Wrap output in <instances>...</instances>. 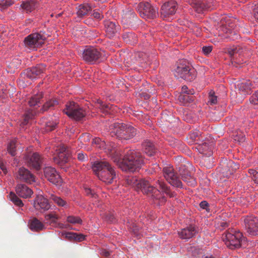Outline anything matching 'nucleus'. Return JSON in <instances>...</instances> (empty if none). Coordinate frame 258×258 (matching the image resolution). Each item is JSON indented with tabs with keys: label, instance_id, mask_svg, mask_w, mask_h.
<instances>
[{
	"label": "nucleus",
	"instance_id": "nucleus-11",
	"mask_svg": "<svg viewBox=\"0 0 258 258\" xmlns=\"http://www.w3.org/2000/svg\"><path fill=\"white\" fill-rule=\"evenodd\" d=\"M244 221L247 232L251 236L258 235V219L249 216H247Z\"/></svg>",
	"mask_w": 258,
	"mask_h": 258
},
{
	"label": "nucleus",
	"instance_id": "nucleus-33",
	"mask_svg": "<svg viewBox=\"0 0 258 258\" xmlns=\"http://www.w3.org/2000/svg\"><path fill=\"white\" fill-rule=\"evenodd\" d=\"M91 10V7L88 5H80L77 12V15L79 17H83L87 15Z\"/></svg>",
	"mask_w": 258,
	"mask_h": 258
},
{
	"label": "nucleus",
	"instance_id": "nucleus-50",
	"mask_svg": "<svg viewBox=\"0 0 258 258\" xmlns=\"http://www.w3.org/2000/svg\"><path fill=\"white\" fill-rule=\"evenodd\" d=\"M56 125V122H48L46 124V130L48 131H51L55 128Z\"/></svg>",
	"mask_w": 258,
	"mask_h": 258
},
{
	"label": "nucleus",
	"instance_id": "nucleus-39",
	"mask_svg": "<svg viewBox=\"0 0 258 258\" xmlns=\"http://www.w3.org/2000/svg\"><path fill=\"white\" fill-rule=\"evenodd\" d=\"M50 199L52 200L58 206L64 207L67 205V202L66 201L55 195H52L50 197Z\"/></svg>",
	"mask_w": 258,
	"mask_h": 258
},
{
	"label": "nucleus",
	"instance_id": "nucleus-46",
	"mask_svg": "<svg viewBox=\"0 0 258 258\" xmlns=\"http://www.w3.org/2000/svg\"><path fill=\"white\" fill-rule=\"evenodd\" d=\"M208 103L210 105H214L217 103V97L215 95L214 92L212 91L209 93Z\"/></svg>",
	"mask_w": 258,
	"mask_h": 258
},
{
	"label": "nucleus",
	"instance_id": "nucleus-23",
	"mask_svg": "<svg viewBox=\"0 0 258 258\" xmlns=\"http://www.w3.org/2000/svg\"><path fill=\"white\" fill-rule=\"evenodd\" d=\"M106 35L109 38L113 37L119 30V26L109 20L104 21Z\"/></svg>",
	"mask_w": 258,
	"mask_h": 258
},
{
	"label": "nucleus",
	"instance_id": "nucleus-61",
	"mask_svg": "<svg viewBox=\"0 0 258 258\" xmlns=\"http://www.w3.org/2000/svg\"><path fill=\"white\" fill-rule=\"evenodd\" d=\"M134 36V34H133L132 33H127V34L124 35L123 36V38L126 42H128V40L126 39V38L125 37V36H126L127 37H128V38H131V37H133Z\"/></svg>",
	"mask_w": 258,
	"mask_h": 258
},
{
	"label": "nucleus",
	"instance_id": "nucleus-13",
	"mask_svg": "<svg viewBox=\"0 0 258 258\" xmlns=\"http://www.w3.org/2000/svg\"><path fill=\"white\" fill-rule=\"evenodd\" d=\"M68 157L69 155L64 145H60L56 147L53 158L55 163L62 164L67 163L68 161Z\"/></svg>",
	"mask_w": 258,
	"mask_h": 258
},
{
	"label": "nucleus",
	"instance_id": "nucleus-53",
	"mask_svg": "<svg viewBox=\"0 0 258 258\" xmlns=\"http://www.w3.org/2000/svg\"><path fill=\"white\" fill-rule=\"evenodd\" d=\"M189 137L191 140H192V141H196L198 140L199 138V133L198 132H191L189 135Z\"/></svg>",
	"mask_w": 258,
	"mask_h": 258
},
{
	"label": "nucleus",
	"instance_id": "nucleus-6",
	"mask_svg": "<svg viewBox=\"0 0 258 258\" xmlns=\"http://www.w3.org/2000/svg\"><path fill=\"white\" fill-rule=\"evenodd\" d=\"M243 239L242 233L233 229H229L222 236V239L226 245L230 249L239 248Z\"/></svg>",
	"mask_w": 258,
	"mask_h": 258
},
{
	"label": "nucleus",
	"instance_id": "nucleus-21",
	"mask_svg": "<svg viewBox=\"0 0 258 258\" xmlns=\"http://www.w3.org/2000/svg\"><path fill=\"white\" fill-rule=\"evenodd\" d=\"M17 178L29 183L35 182L34 176L28 169L24 167L19 169Z\"/></svg>",
	"mask_w": 258,
	"mask_h": 258
},
{
	"label": "nucleus",
	"instance_id": "nucleus-9",
	"mask_svg": "<svg viewBox=\"0 0 258 258\" xmlns=\"http://www.w3.org/2000/svg\"><path fill=\"white\" fill-rule=\"evenodd\" d=\"M45 39V37L43 34L34 33L30 34L25 38L24 43L28 48L35 49L41 47L44 43Z\"/></svg>",
	"mask_w": 258,
	"mask_h": 258
},
{
	"label": "nucleus",
	"instance_id": "nucleus-17",
	"mask_svg": "<svg viewBox=\"0 0 258 258\" xmlns=\"http://www.w3.org/2000/svg\"><path fill=\"white\" fill-rule=\"evenodd\" d=\"M177 4L174 1H171L164 4L161 9V14L164 18L174 15L177 9Z\"/></svg>",
	"mask_w": 258,
	"mask_h": 258
},
{
	"label": "nucleus",
	"instance_id": "nucleus-51",
	"mask_svg": "<svg viewBox=\"0 0 258 258\" xmlns=\"http://www.w3.org/2000/svg\"><path fill=\"white\" fill-rule=\"evenodd\" d=\"M62 235H63L65 236L66 238L70 240H74L75 238V233L74 232H64L62 233Z\"/></svg>",
	"mask_w": 258,
	"mask_h": 258
},
{
	"label": "nucleus",
	"instance_id": "nucleus-60",
	"mask_svg": "<svg viewBox=\"0 0 258 258\" xmlns=\"http://www.w3.org/2000/svg\"><path fill=\"white\" fill-rule=\"evenodd\" d=\"M133 232L137 237L140 236V233H139V230L136 225L133 227Z\"/></svg>",
	"mask_w": 258,
	"mask_h": 258
},
{
	"label": "nucleus",
	"instance_id": "nucleus-57",
	"mask_svg": "<svg viewBox=\"0 0 258 258\" xmlns=\"http://www.w3.org/2000/svg\"><path fill=\"white\" fill-rule=\"evenodd\" d=\"M78 158L80 161H84L87 159V156L83 153H79L78 154Z\"/></svg>",
	"mask_w": 258,
	"mask_h": 258
},
{
	"label": "nucleus",
	"instance_id": "nucleus-38",
	"mask_svg": "<svg viewBox=\"0 0 258 258\" xmlns=\"http://www.w3.org/2000/svg\"><path fill=\"white\" fill-rule=\"evenodd\" d=\"M58 104V101L53 98L47 101L43 106L42 109L43 111H46L48 109L57 105Z\"/></svg>",
	"mask_w": 258,
	"mask_h": 258
},
{
	"label": "nucleus",
	"instance_id": "nucleus-63",
	"mask_svg": "<svg viewBox=\"0 0 258 258\" xmlns=\"http://www.w3.org/2000/svg\"><path fill=\"white\" fill-rule=\"evenodd\" d=\"M0 168L5 174H6L7 173V169L6 166L2 163H0Z\"/></svg>",
	"mask_w": 258,
	"mask_h": 258
},
{
	"label": "nucleus",
	"instance_id": "nucleus-7",
	"mask_svg": "<svg viewBox=\"0 0 258 258\" xmlns=\"http://www.w3.org/2000/svg\"><path fill=\"white\" fill-rule=\"evenodd\" d=\"M63 112L70 118L77 120L81 119L86 114L85 110L74 101L66 104Z\"/></svg>",
	"mask_w": 258,
	"mask_h": 258
},
{
	"label": "nucleus",
	"instance_id": "nucleus-16",
	"mask_svg": "<svg viewBox=\"0 0 258 258\" xmlns=\"http://www.w3.org/2000/svg\"><path fill=\"white\" fill-rule=\"evenodd\" d=\"M213 0H195L192 7L198 13H202L204 10H213L216 8Z\"/></svg>",
	"mask_w": 258,
	"mask_h": 258
},
{
	"label": "nucleus",
	"instance_id": "nucleus-18",
	"mask_svg": "<svg viewBox=\"0 0 258 258\" xmlns=\"http://www.w3.org/2000/svg\"><path fill=\"white\" fill-rule=\"evenodd\" d=\"M221 166V172L226 177L229 176L239 168L238 165L231 160L223 162Z\"/></svg>",
	"mask_w": 258,
	"mask_h": 258
},
{
	"label": "nucleus",
	"instance_id": "nucleus-34",
	"mask_svg": "<svg viewBox=\"0 0 258 258\" xmlns=\"http://www.w3.org/2000/svg\"><path fill=\"white\" fill-rule=\"evenodd\" d=\"M17 140L14 139L11 140L7 146L8 152L12 156H14L16 154Z\"/></svg>",
	"mask_w": 258,
	"mask_h": 258
},
{
	"label": "nucleus",
	"instance_id": "nucleus-43",
	"mask_svg": "<svg viewBox=\"0 0 258 258\" xmlns=\"http://www.w3.org/2000/svg\"><path fill=\"white\" fill-rule=\"evenodd\" d=\"M35 114V113L32 111H28L24 115L23 121L22 122L20 125L23 126L26 125L28 123L29 119H31Z\"/></svg>",
	"mask_w": 258,
	"mask_h": 258
},
{
	"label": "nucleus",
	"instance_id": "nucleus-14",
	"mask_svg": "<svg viewBox=\"0 0 258 258\" xmlns=\"http://www.w3.org/2000/svg\"><path fill=\"white\" fill-rule=\"evenodd\" d=\"M101 56L100 52L93 47L86 48L83 53L82 57L84 60L89 63H94Z\"/></svg>",
	"mask_w": 258,
	"mask_h": 258
},
{
	"label": "nucleus",
	"instance_id": "nucleus-8",
	"mask_svg": "<svg viewBox=\"0 0 258 258\" xmlns=\"http://www.w3.org/2000/svg\"><path fill=\"white\" fill-rule=\"evenodd\" d=\"M138 9L141 17L145 19H154L158 15V9L148 2L140 3Z\"/></svg>",
	"mask_w": 258,
	"mask_h": 258
},
{
	"label": "nucleus",
	"instance_id": "nucleus-10",
	"mask_svg": "<svg viewBox=\"0 0 258 258\" xmlns=\"http://www.w3.org/2000/svg\"><path fill=\"white\" fill-rule=\"evenodd\" d=\"M163 174L164 178L171 185L177 187H182V182L175 175L172 166H169L163 168Z\"/></svg>",
	"mask_w": 258,
	"mask_h": 258
},
{
	"label": "nucleus",
	"instance_id": "nucleus-52",
	"mask_svg": "<svg viewBox=\"0 0 258 258\" xmlns=\"http://www.w3.org/2000/svg\"><path fill=\"white\" fill-rule=\"evenodd\" d=\"M212 49L213 47L212 46H203L202 48V52L204 54L207 55L212 51Z\"/></svg>",
	"mask_w": 258,
	"mask_h": 258
},
{
	"label": "nucleus",
	"instance_id": "nucleus-40",
	"mask_svg": "<svg viewBox=\"0 0 258 258\" xmlns=\"http://www.w3.org/2000/svg\"><path fill=\"white\" fill-rule=\"evenodd\" d=\"M242 52V49L239 47H235L230 48L228 49V52L231 57L233 58L237 56V55H240Z\"/></svg>",
	"mask_w": 258,
	"mask_h": 258
},
{
	"label": "nucleus",
	"instance_id": "nucleus-30",
	"mask_svg": "<svg viewBox=\"0 0 258 258\" xmlns=\"http://www.w3.org/2000/svg\"><path fill=\"white\" fill-rule=\"evenodd\" d=\"M96 106L100 108L102 111L106 113H110V110H114L116 107L111 104L104 103L101 100H97Z\"/></svg>",
	"mask_w": 258,
	"mask_h": 258
},
{
	"label": "nucleus",
	"instance_id": "nucleus-64",
	"mask_svg": "<svg viewBox=\"0 0 258 258\" xmlns=\"http://www.w3.org/2000/svg\"><path fill=\"white\" fill-rule=\"evenodd\" d=\"M220 226L224 228L228 226V224L226 222H222L220 223Z\"/></svg>",
	"mask_w": 258,
	"mask_h": 258
},
{
	"label": "nucleus",
	"instance_id": "nucleus-45",
	"mask_svg": "<svg viewBox=\"0 0 258 258\" xmlns=\"http://www.w3.org/2000/svg\"><path fill=\"white\" fill-rule=\"evenodd\" d=\"M92 144L95 145L96 147L99 148H104L106 145L105 143L99 138L94 139L92 141Z\"/></svg>",
	"mask_w": 258,
	"mask_h": 258
},
{
	"label": "nucleus",
	"instance_id": "nucleus-31",
	"mask_svg": "<svg viewBox=\"0 0 258 258\" xmlns=\"http://www.w3.org/2000/svg\"><path fill=\"white\" fill-rule=\"evenodd\" d=\"M145 153L148 156H153L155 153V149L153 144L148 141L144 142L142 145Z\"/></svg>",
	"mask_w": 258,
	"mask_h": 258
},
{
	"label": "nucleus",
	"instance_id": "nucleus-24",
	"mask_svg": "<svg viewBox=\"0 0 258 258\" xmlns=\"http://www.w3.org/2000/svg\"><path fill=\"white\" fill-rule=\"evenodd\" d=\"M16 194L22 198H30L33 194V191L27 185L23 184H19L16 187Z\"/></svg>",
	"mask_w": 258,
	"mask_h": 258
},
{
	"label": "nucleus",
	"instance_id": "nucleus-41",
	"mask_svg": "<svg viewBox=\"0 0 258 258\" xmlns=\"http://www.w3.org/2000/svg\"><path fill=\"white\" fill-rule=\"evenodd\" d=\"M182 180L186 182L189 185L194 186L196 184L195 178L191 177L190 175H182Z\"/></svg>",
	"mask_w": 258,
	"mask_h": 258
},
{
	"label": "nucleus",
	"instance_id": "nucleus-49",
	"mask_svg": "<svg viewBox=\"0 0 258 258\" xmlns=\"http://www.w3.org/2000/svg\"><path fill=\"white\" fill-rule=\"evenodd\" d=\"M92 16L94 18L98 20H101L103 18L102 13L98 10H95L93 11Z\"/></svg>",
	"mask_w": 258,
	"mask_h": 258
},
{
	"label": "nucleus",
	"instance_id": "nucleus-1",
	"mask_svg": "<svg viewBox=\"0 0 258 258\" xmlns=\"http://www.w3.org/2000/svg\"><path fill=\"white\" fill-rule=\"evenodd\" d=\"M113 161L122 170L134 172L141 168L144 159L141 153L135 150H128L122 157L121 152L115 147L104 148Z\"/></svg>",
	"mask_w": 258,
	"mask_h": 258
},
{
	"label": "nucleus",
	"instance_id": "nucleus-44",
	"mask_svg": "<svg viewBox=\"0 0 258 258\" xmlns=\"http://www.w3.org/2000/svg\"><path fill=\"white\" fill-rule=\"evenodd\" d=\"M67 221L71 224H81L82 223V219L77 216H70L67 217Z\"/></svg>",
	"mask_w": 258,
	"mask_h": 258
},
{
	"label": "nucleus",
	"instance_id": "nucleus-5",
	"mask_svg": "<svg viewBox=\"0 0 258 258\" xmlns=\"http://www.w3.org/2000/svg\"><path fill=\"white\" fill-rule=\"evenodd\" d=\"M112 136L115 135L120 139L128 140L136 135V130L131 125L122 123H114L110 126Z\"/></svg>",
	"mask_w": 258,
	"mask_h": 258
},
{
	"label": "nucleus",
	"instance_id": "nucleus-20",
	"mask_svg": "<svg viewBox=\"0 0 258 258\" xmlns=\"http://www.w3.org/2000/svg\"><path fill=\"white\" fill-rule=\"evenodd\" d=\"M34 207L37 210L46 211L49 209L50 206L47 199L42 195H38L34 201Z\"/></svg>",
	"mask_w": 258,
	"mask_h": 258
},
{
	"label": "nucleus",
	"instance_id": "nucleus-22",
	"mask_svg": "<svg viewBox=\"0 0 258 258\" xmlns=\"http://www.w3.org/2000/svg\"><path fill=\"white\" fill-rule=\"evenodd\" d=\"M197 232L198 230L196 227L193 225H190L181 229L178 234L180 238L188 239L194 237Z\"/></svg>",
	"mask_w": 258,
	"mask_h": 258
},
{
	"label": "nucleus",
	"instance_id": "nucleus-42",
	"mask_svg": "<svg viewBox=\"0 0 258 258\" xmlns=\"http://www.w3.org/2000/svg\"><path fill=\"white\" fill-rule=\"evenodd\" d=\"M249 100L251 105L258 107V90L252 94Z\"/></svg>",
	"mask_w": 258,
	"mask_h": 258
},
{
	"label": "nucleus",
	"instance_id": "nucleus-56",
	"mask_svg": "<svg viewBox=\"0 0 258 258\" xmlns=\"http://www.w3.org/2000/svg\"><path fill=\"white\" fill-rule=\"evenodd\" d=\"M85 193L87 195H91L92 197L96 198L97 196L94 192H92V190L89 188H85Z\"/></svg>",
	"mask_w": 258,
	"mask_h": 258
},
{
	"label": "nucleus",
	"instance_id": "nucleus-32",
	"mask_svg": "<svg viewBox=\"0 0 258 258\" xmlns=\"http://www.w3.org/2000/svg\"><path fill=\"white\" fill-rule=\"evenodd\" d=\"M45 220L49 223V224H56L57 220L59 219V216L54 211H52L45 215Z\"/></svg>",
	"mask_w": 258,
	"mask_h": 258
},
{
	"label": "nucleus",
	"instance_id": "nucleus-3",
	"mask_svg": "<svg viewBox=\"0 0 258 258\" xmlns=\"http://www.w3.org/2000/svg\"><path fill=\"white\" fill-rule=\"evenodd\" d=\"M92 168L99 179L106 184H111L116 178L114 167L106 161L94 162Z\"/></svg>",
	"mask_w": 258,
	"mask_h": 258
},
{
	"label": "nucleus",
	"instance_id": "nucleus-62",
	"mask_svg": "<svg viewBox=\"0 0 258 258\" xmlns=\"http://www.w3.org/2000/svg\"><path fill=\"white\" fill-rule=\"evenodd\" d=\"M100 254L105 256H108L110 255V253L109 251L105 249H102L101 250Z\"/></svg>",
	"mask_w": 258,
	"mask_h": 258
},
{
	"label": "nucleus",
	"instance_id": "nucleus-59",
	"mask_svg": "<svg viewBox=\"0 0 258 258\" xmlns=\"http://www.w3.org/2000/svg\"><path fill=\"white\" fill-rule=\"evenodd\" d=\"M200 206L202 209H206L208 207L209 204L206 201H204L201 202Z\"/></svg>",
	"mask_w": 258,
	"mask_h": 258
},
{
	"label": "nucleus",
	"instance_id": "nucleus-12",
	"mask_svg": "<svg viewBox=\"0 0 258 258\" xmlns=\"http://www.w3.org/2000/svg\"><path fill=\"white\" fill-rule=\"evenodd\" d=\"M44 174L45 178L49 182L56 185H61L62 179L54 168L50 166L46 167L44 169Z\"/></svg>",
	"mask_w": 258,
	"mask_h": 258
},
{
	"label": "nucleus",
	"instance_id": "nucleus-19",
	"mask_svg": "<svg viewBox=\"0 0 258 258\" xmlns=\"http://www.w3.org/2000/svg\"><path fill=\"white\" fill-rule=\"evenodd\" d=\"M46 66L42 64H39L35 67L27 69L25 73L27 78L31 79H35L37 76L45 72Z\"/></svg>",
	"mask_w": 258,
	"mask_h": 258
},
{
	"label": "nucleus",
	"instance_id": "nucleus-48",
	"mask_svg": "<svg viewBox=\"0 0 258 258\" xmlns=\"http://www.w3.org/2000/svg\"><path fill=\"white\" fill-rule=\"evenodd\" d=\"M249 173L252 176V178L256 183H258V171L253 169H249Z\"/></svg>",
	"mask_w": 258,
	"mask_h": 258
},
{
	"label": "nucleus",
	"instance_id": "nucleus-29",
	"mask_svg": "<svg viewBox=\"0 0 258 258\" xmlns=\"http://www.w3.org/2000/svg\"><path fill=\"white\" fill-rule=\"evenodd\" d=\"M21 7L27 13L31 12L37 7V4L34 0L25 1L22 3Z\"/></svg>",
	"mask_w": 258,
	"mask_h": 258
},
{
	"label": "nucleus",
	"instance_id": "nucleus-26",
	"mask_svg": "<svg viewBox=\"0 0 258 258\" xmlns=\"http://www.w3.org/2000/svg\"><path fill=\"white\" fill-rule=\"evenodd\" d=\"M212 146L213 144L212 143L205 142L199 144L197 148L200 153L210 156L212 154Z\"/></svg>",
	"mask_w": 258,
	"mask_h": 258
},
{
	"label": "nucleus",
	"instance_id": "nucleus-25",
	"mask_svg": "<svg viewBox=\"0 0 258 258\" xmlns=\"http://www.w3.org/2000/svg\"><path fill=\"white\" fill-rule=\"evenodd\" d=\"M237 87L241 93L246 95L251 92L252 83L249 80H246L238 84Z\"/></svg>",
	"mask_w": 258,
	"mask_h": 258
},
{
	"label": "nucleus",
	"instance_id": "nucleus-4",
	"mask_svg": "<svg viewBox=\"0 0 258 258\" xmlns=\"http://www.w3.org/2000/svg\"><path fill=\"white\" fill-rule=\"evenodd\" d=\"M176 66L174 75L177 78H182L187 81H191L196 78V71L186 60H179Z\"/></svg>",
	"mask_w": 258,
	"mask_h": 258
},
{
	"label": "nucleus",
	"instance_id": "nucleus-55",
	"mask_svg": "<svg viewBox=\"0 0 258 258\" xmlns=\"http://www.w3.org/2000/svg\"><path fill=\"white\" fill-rule=\"evenodd\" d=\"M234 140L237 141L239 143H242L245 141V137L242 134H240L238 135H236L234 137Z\"/></svg>",
	"mask_w": 258,
	"mask_h": 258
},
{
	"label": "nucleus",
	"instance_id": "nucleus-2",
	"mask_svg": "<svg viewBox=\"0 0 258 258\" xmlns=\"http://www.w3.org/2000/svg\"><path fill=\"white\" fill-rule=\"evenodd\" d=\"M125 181L128 185L137 186L143 194L149 195L156 200H160L162 198V201H165L161 195V191L165 192L170 197L173 196V194L170 193L165 183L160 180L156 182L153 180L149 181L145 179L138 181L135 176H127Z\"/></svg>",
	"mask_w": 258,
	"mask_h": 258
},
{
	"label": "nucleus",
	"instance_id": "nucleus-28",
	"mask_svg": "<svg viewBox=\"0 0 258 258\" xmlns=\"http://www.w3.org/2000/svg\"><path fill=\"white\" fill-rule=\"evenodd\" d=\"M221 30L223 32H221L219 35L222 37L228 38L232 40L237 39L239 37V35L230 28L223 27Z\"/></svg>",
	"mask_w": 258,
	"mask_h": 258
},
{
	"label": "nucleus",
	"instance_id": "nucleus-35",
	"mask_svg": "<svg viewBox=\"0 0 258 258\" xmlns=\"http://www.w3.org/2000/svg\"><path fill=\"white\" fill-rule=\"evenodd\" d=\"M182 92L185 94H180L178 97V99L180 101L183 102L184 103L186 102H188V100L190 99V96L188 94L190 93L187 92V87L184 86L182 87Z\"/></svg>",
	"mask_w": 258,
	"mask_h": 258
},
{
	"label": "nucleus",
	"instance_id": "nucleus-47",
	"mask_svg": "<svg viewBox=\"0 0 258 258\" xmlns=\"http://www.w3.org/2000/svg\"><path fill=\"white\" fill-rule=\"evenodd\" d=\"M13 4V0H0V8L2 9H5Z\"/></svg>",
	"mask_w": 258,
	"mask_h": 258
},
{
	"label": "nucleus",
	"instance_id": "nucleus-36",
	"mask_svg": "<svg viewBox=\"0 0 258 258\" xmlns=\"http://www.w3.org/2000/svg\"><path fill=\"white\" fill-rule=\"evenodd\" d=\"M10 200L16 206L21 207L24 204L21 200H20L15 193L11 192L9 194Z\"/></svg>",
	"mask_w": 258,
	"mask_h": 258
},
{
	"label": "nucleus",
	"instance_id": "nucleus-27",
	"mask_svg": "<svg viewBox=\"0 0 258 258\" xmlns=\"http://www.w3.org/2000/svg\"><path fill=\"white\" fill-rule=\"evenodd\" d=\"M30 229L35 232H38L45 229L44 224L36 218H33L29 221Z\"/></svg>",
	"mask_w": 258,
	"mask_h": 258
},
{
	"label": "nucleus",
	"instance_id": "nucleus-15",
	"mask_svg": "<svg viewBox=\"0 0 258 258\" xmlns=\"http://www.w3.org/2000/svg\"><path fill=\"white\" fill-rule=\"evenodd\" d=\"M25 160L27 165L37 170L40 169L42 164V158L38 153H33L25 156Z\"/></svg>",
	"mask_w": 258,
	"mask_h": 258
},
{
	"label": "nucleus",
	"instance_id": "nucleus-54",
	"mask_svg": "<svg viewBox=\"0 0 258 258\" xmlns=\"http://www.w3.org/2000/svg\"><path fill=\"white\" fill-rule=\"evenodd\" d=\"M75 238L74 239L75 241L76 242H81L83 241L85 239V236L84 235L82 234H77L75 233Z\"/></svg>",
	"mask_w": 258,
	"mask_h": 258
},
{
	"label": "nucleus",
	"instance_id": "nucleus-37",
	"mask_svg": "<svg viewBox=\"0 0 258 258\" xmlns=\"http://www.w3.org/2000/svg\"><path fill=\"white\" fill-rule=\"evenodd\" d=\"M42 97V94L41 92L37 94L35 96H32L29 101V104L30 106H35L37 105L39 102L40 99Z\"/></svg>",
	"mask_w": 258,
	"mask_h": 258
},
{
	"label": "nucleus",
	"instance_id": "nucleus-58",
	"mask_svg": "<svg viewBox=\"0 0 258 258\" xmlns=\"http://www.w3.org/2000/svg\"><path fill=\"white\" fill-rule=\"evenodd\" d=\"M253 16L255 21L258 23V5L254 9Z\"/></svg>",
	"mask_w": 258,
	"mask_h": 258
}]
</instances>
